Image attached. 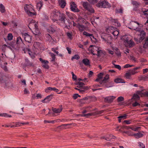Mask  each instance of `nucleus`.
I'll list each match as a JSON object with an SVG mask.
<instances>
[{"mask_svg":"<svg viewBox=\"0 0 148 148\" xmlns=\"http://www.w3.org/2000/svg\"><path fill=\"white\" fill-rule=\"evenodd\" d=\"M93 113H88L86 114H83L82 115V116L83 117H88L92 115L93 114Z\"/></svg>","mask_w":148,"mask_h":148,"instance_id":"obj_44","label":"nucleus"},{"mask_svg":"<svg viewBox=\"0 0 148 148\" xmlns=\"http://www.w3.org/2000/svg\"><path fill=\"white\" fill-rule=\"evenodd\" d=\"M116 29L115 27L111 26L109 27L107 29V30L108 33H112L113 31Z\"/></svg>","mask_w":148,"mask_h":148,"instance_id":"obj_28","label":"nucleus"},{"mask_svg":"<svg viewBox=\"0 0 148 148\" xmlns=\"http://www.w3.org/2000/svg\"><path fill=\"white\" fill-rule=\"evenodd\" d=\"M112 64L114 66V67L118 69L119 70H120L121 69V67L119 65L115 64L113 62H112Z\"/></svg>","mask_w":148,"mask_h":148,"instance_id":"obj_50","label":"nucleus"},{"mask_svg":"<svg viewBox=\"0 0 148 148\" xmlns=\"http://www.w3.org/2000/svg\"><path fill=\"white\" fill-rule=\"evenodd\" d=\"M124 45L126 47L131 48L133 47L135 45L134 42L131 39Z\"/></svg>","mask_w":148,"mask_h":148,"instance_id":"obj_15","label":"nucleus"},{"mask_svg":"<svg viewBox=\"0 0 148 148\" xmlns=\"http://www.w3.org/2000/svg\"><path fill=\"white\" fill-rule=\"evenodd\" d=\"M140 128V127H130V128L132 130H133V131H136Z\"/></svg>","mask_w":148,"mask_h":148,"instance_id":"obj_59","label":"nucleus"},{"mask_svg":"<svg viewBox=\"0 0 148 148\" xmlns=\"http://www.w3.org/2000/svg\"><path fill=\"white\" fill-rule=\"evenodd\" d=\"M139 25L140 24L137 22H131L130 23L128 27L132 30H134L138 32H140V29L138 28Z\"/></svg>","mask_w":148,"mask_h":148,"instance_id":"obj_4","label":"nucleus"},{"mask_svg":"<svg viewBox=\"0 0 148 148\" xmlns=\"http://www.w3.org/2000/svg\"><path fill=\"white\" fill-rule=\"evenodd\" d=\"M66 35L69 39H72V33L67 32L66 33Z\"/></svg>","mask_w":148,"mask_h":148,"instance_id":"obj_56","label":"nucleus"},{"mask_svg":"<svg viewBox=\"0 0 148 148\" xmlns=\"http://www.w3.org/2000/svg\"><path fill=\"white\" fill-rule=\"evenodd\" d=\"M11 83L9 79L5 76L0 75V84L4 87L10 86Z\"/></svg>","mask_w":148,"mask_h":148,"instance_id":"obj_1","label":"nucleus"},{"mask_svg":"<svg viewBox=\"0 0 148 148\" xmlns=\"http://www.w3.org/2000/svg\"><path fill=\"white\" fill-rule=\"evenodd\" d=\"M77 84L78 86L77 87L80 88H83V87L84 85V83L80 82H78Z\"/></svg>","mask_w":148,"mask_h":148,"instance_id":"obj_36","label":"nucleus"},{"mask_svg":"<svg viewBox=\"0 0 148 148\" xmlns=\"http://www.w3.org/2000/svg\"><path fill=\"white\" fill-rule=\"evenodd\" d=\"M132 3L133 5L136 7H138L140 5V3L135 1H132Z\"/></svg>","mask_w":148,"mask_h":148,"instance_id":"obj_37","label":"nucleus"},{"mask_svg":"<svg viewBox=\"0 0 148 148\" xmlns=\"http://www.w3.org/2000/svg\"><path fill=\"white\" fill-rule=\"evenodd\" d=\"M81 88V89L79 90V91L80 93L83 94L85 92L84 90H87L88 88L87 86H85L83 88Z\"/></svg>","mask_w":148,"mask_h":148,"instance_id":"obj_33","label":"nucleus"},{"mask_svg":"<svg viewBox=\"0 0 148 148\" xmlns=\"http://www.w3.org/2000/svg\"><path fill=\"white\" fill-rule=\"evenodd\" d=\"M0 116H4L6 117H11L12 116L10 115H9L6 113H0Z\"/></svg>","mask_w":148,"mask_h":148,"instance_id":"obj_34","label":"nucleus"},{"mask_svg":"<svg viewBox=\"0 0 148 148\" xmlns=\"http://www.w3.org/2000/svg\"><path fill=\"white\" fill-rule=\"evenodd\" d=\"M119 31L118 30L115 29L112 32V34L115 37L117 36L119 34Z\"/></svg>","mask_w":148,"mask_h":148,"instance_id":"obj_38","label":"nucleus"},{"mask_svg":"<svg viewBox=\"0 0 148 148\" xmlns=\"http://www.w3.org/2000/svg\"><path fill=\"white\" fill-rule=\"evenodd\" d=\"M97 47H93L92 49L90 50V51L91 52V53H92L93 55H96V54L94 53V52L95 51H97Z\"/></svg>","mask_w":148,"mask_h":148,"instance_id":"obj_35","label":"nucleus"},{"mask_svg":"<svg viewBox=\"0 0 148 148\" xmlns=\"http://www.w3.org/2000/svg\"><path fill=\"white\" fill-rule=\"evenodd\" d=\"M53 13L54 14V17L56 18L58 17L59 20L63 21L64 23L66 24L65 23V15L64 14L61 13L58 10L54 11Z\"/></svg>","mask_w":148,"mask_h":148,"instance_id":"obj_3","label":"nucleus"},{"mask_svg":"<svg viewBox=\"0 0 148 148\" xmlns=\"http://www.w3.org/2000/svg\"><path fill=\"white\" fill-rule=\"evenodd\" d=\"M53 96L52 94L48 95L44 100H42V102L43 103L49 102Z\"/></svg>","mask_w":148,"mask_h":148,"instance_id":"obj_14","label":"nucleus"},{"mask_svg":"<svg viewBox=\"0 0 148 148\" xmlns=\"http://www.w3.org/2000/svg\"><path fill=\"white\" fill-rule=\"evenodd\" d=\"M24 9L25 12L29 16H32L36 15V13L32 5L25 4L24 5Z\"/></svg>","mask_w":148,"mask_h":148,"instance_id":"obj_2","label":"nucleus"},{"mask_svg":"<svg viewBox=\"0 0 148 148\" xmlns=\"http://www.w3.org/2000/svg\"><path fill=\"white\" fill-rule=\"evenodd\" d=\"M51 55V57L52 58V61H54L55 59V56L53 53L50 52L49 53Z\"/></svg>","mask_w":148,"mask_h":148,"instance_id":"obj_46","label":"nucleus"},{"mask_svg":"<svg viewBox=\"0 0 148 148\" xmlns=\"http://www.w3.org/2000/svg\"><path fill=\"white\" fill-rule=\"evenodd\" d=\"M77 27L79 28V30L81 32L84 30L86 28L85 27L84 25L79 24H77Z\"/></svg>","mask_w":148,"mask_h":148,"instance_id":"obj_21","label":"nucleus"},{"mask_svg":"<svg viewBox=\"0 0 148 148\" xmlns=\"http://www.w3.org/2000/svg\"><path fill=\"white\" fill-rule=\"evenodd\" d=\"M52 109L53 112L56 113H60L62 110V108H52Z\"/></svg>","mask_w":148,"mask_h":148,"instance_id":"obj_22","label":"nucleus"},{"mask_svg":"<svg viewBox=\"0 0 148 148\" xmlns=\"http://www.w3.org/2000/svg\"><path fill=\"white\" fill-rule=\"evenodd\" d=\"M115 138V137L113 136L112 135H110V138H108V137H107L105 139V140H110V139H111L112 138Z\"/></svg>","mask_w":148,"mask_h":148,"instance_id":"obj_53","label":"nucleus"},{"mask_svg":"<svg viewBox=\"0 0 148 148\" xmlns=\"http://www.w3.org/2000/svg\"><path fill=\"white\" fill-rule=\"evenodd\" d=\"M141 10L144 15L148 16V9L141 8Z\"/></svg>","mask_w":148,"mask_h":148,"instance_id":"obj_31","label":"nucleus"},{"mask_svg":"<svg viewBox=\"0 0 148 148\" xmlns=\"http://www.w3.org/2000/svg\"><path fill=\"white\" fill-rule=\"evenodd\" d=\"M127 115L126 114H124L123 115H121L119 116L118 118H121L122 119H125L126 118Z\"/></svg>","mask_w":148,"mask_h":148,"instance_id":"obj_52","label":"nucleus"},{"mask_svg":"<svg viewBox=\"0 0 148 148\" xmlns=\"http://www.w3.org/2000/svg\"><path fill=\"white\" fill-rule=\"evenodd\" d=\"M103 73H99L98 75V77L101 80L103 77Z\"/></svg>","mask_w":148,"mask_h":148,"instance_id":"obj_57","label":"nucleus"},{"mask_svg":"<svg viewBox=\"0 0 148 148\" xmlns=\"http://www.w3.org/2000/svg\"><path fill=\"white\" fill-rule=\"evenodd\" d=\"M47 38L49 41H51L52 39L51 37L49 34H47Z\"/></svg>","mask_w":148,"mask_h":148,"instance_id":"obj_60","label":"nucleus"},{"mask_svg":"<svg viewBox=\"0 0 148 148\" xmlns=\"http://www.w3.org/2000/svg\"><path fill=\"white\" fill-rule=\"evenodd\" d=\"M88 1L90 3L94 4L97 3L98 0H88Z\"/></svg>","mask_w":148,"mask_h":148,"instance_id":"obj_51","label":"nucleus"},{"mask_svg":"<svg viewBox=\"0 0 148 148\" xmlns=\"http://www.w3.org/2000/svg\"><path fill=\"white\" fill-rule=\"evenodd\" d=\"M143 134L140 132H138L137 133L134 134V136L136 138H138L142 137Z\"/></svg>","mask_w":148,"mask_h":148,"instance_id":"obj_23","label":"nucleus"},{"mask_svg":"<svg viewBox=\"0 0 148 148\" xmlns=\"http://www.w3.org/2000/svg\"><path fill=\"white\" fill-rule=\"evenodd\" d=\"M114 82L117 83H125L124 80L121 78H117L114 80Z\"/></svg>","mask_w":148,"mask_h":148,"instance_id":"obj_29","label":"nucleus"},{"mask_svg":"<svg viewBox=\"0 0 148 148\" xmlns=\"http://www.w3.org/2000/svg\"><path fill=\"white\" fill-rule=\"evenodd\" d=\"M141 68V67L140 66H137L134 69H131L129 71L131 75H134L138 72V71H137V70Z\"/></svg>","mask_w":148,"mask_h":148,"instance_id":"obj_12","label":"nucleus"},{"mask_svg":"<svg viewBox=\"0 0 148 148\" xmlns=\"http://www.w3.org/2000/svg\"><path fill=\"white\" fill-rule=\"evenodd\" d=\"M133 97L134 99H138L139 98V97L137 94L134 95Z\"/></svg>","mask_w":148,"mask_h":148,"instance_id":"obj_63","label":"nucleus"},{"mask_svg":"<svg viewBox=\"0 0 148 148\" xmlns=\"http://www.w3.org/2000/svg\"><path fill=\"white\" fill-rule=\"evenodd\" d=\"M39 60L43 64L42 65V67L46 69H48L49 68V66L47 64L48 63V61L47 60H43L41 58H40Z\"/></svg>","mask_w":148,"mask_h":148,"instance_id":"obj_13","label":"nucleus"},{"mask_svg":"<svg viewBox=\"0 0 148 148\" xmlns=\"http://www.w3.org/2000/svg\"><path fill=\"white\" fill-rule=\"evenodd\" d=\"M13 38L12 34L11 33L8 34L7 36L8 39L9 40H12Z\"/></svg>","mask_w":148,"mask_h":148,"instance_id":"obj_40","label":"nucleus"},{"mask_svg":"<svg viewBox=\"0 0 148 148\" xmlns=\"http://www.w3.org/2000/svg\"><path fill=\"white\" fill-rule=\"evenodd\" d=\"M124 122L125 123L127 124H131V120H125L124 121Z\"/></svg>","mask_w":148,"mask_h":148,"instance_id":"obj_64","label":"nucleus"},{"mask_svg":"<svg viewBox=\"0 0 148 148\" xmlns=\"http://www.w3.org/2000/svg\"><path fill=\"white\" fill-rule=\"evenodd\" d=\"M109 78V76L108 75H106L104 77L103 80L99 82V83L100 84L102 85V86H104V84L106 83L107 82V80Z\"/></svg>","mask_w":148,"mask_h":148,"instance_id":"obj_16","label":"nucleus"},{"mask_svg":"<svg viewBox=\"0 0 148 148\" xmlns=\"http://www.w3.org/2000/svg\"><path fill=\"white\" fill-rule=\"evenodd\" d=\"M123 40L124 44L127 43L131 39L129 38L128 36H123Z\"/></svg>","mask_w":148,"mask_h":148,"instance_id":"obj_26","label":"nucleus"},{"mask_svg":"<svg viewBox=\"0 0 148 148\" xmlns=\"http://www.w3.org/2000/svg\"><path fill=\"white\" fill-rule=\"evenodd\" d=\"M97 6L100 8H108L111 7L110 4L105 0L100 1L97 4Z\"/></svg>","mask_w":148,"mask_h":148,"instance_id":"obj_5","label":"nucleus"},{"mask_svg":"<svg viewBox=\"0 0 148 148\" xmlns=\"http://www.w3.org/2000/svg\"><path fill=\"white\" fill-rule=\"evenodd\" d=\"M21 42H23V41L21 37L20 36L18 37L16 39V43L18 44Z\"/></svg>","mask_w":148,"mask_h":148,"instance_id":"obj_41","label":"nucleus"},{"mask_svg":"<svg viewBox=\"0 0 148 148\" xmlns=\"http://www.w3.org/2000/svg\"><path fill=\"white\" fill-rule=\"evenodd\" d=\"M138 144L139 148H145V145L142 143L139 142L138 143Z\"/></svg>","mask_w":148,"mask_h":148,"instance_id":"obj_47","label":"nucleus"},{"mask_svg":"<svg viewBox=\"0 0 148 148\" xmlns=\"http://www.w3.org/2000/svg\"><path fill=\"white\" fill-rule=\"evenodd\" d=\"M124 98L122 96L119 97L117 98V101L118 102H121L124 100Z\"/></svg>","mask_w":148,"mask_h":148,"instance_id":"obj_55","label":"nucleus"},{"mask_svg":"<svg viewBox=\"0 0 148 148\" xmlns=\"http://www.w3.org/2000/svg\"><path fill=\"white\" fill-rule=\"evenodd\" d=\"M91 98H93L95 100H96L97 99L95 97H85L82 99H79L77 100V101L79 103L81 104H83L87 103V101L88 100H90Z\"/></svg>","mask_w":148,"mask_h":148,"instance_id":"obj_6","label":"nucleus"},{"mask_svg":"<svg viewBox=\"0 0 148 148\" xmlns=\"http://www.w3.org/2000/svg\"><path fill=\"white\" fill-rule=\"evenodd\" d=\"M71 9L74 12H78L79 10L78 9L76 4L74 2H72L70 3Z\"/></svg>","mask_w":148,"mask_h":148,"instance_id":"obj_8","label":"nucleus"},{"mask_svg":"<svg viewBox=\"0 0 148 148\" xmlns=\"http://www.w3.org/2000/svg\"><path fill=\"white\" fill-rule=\"evenodd\" d=\"M115 53L116 55L118 56H121V53L119 50L117 48H116L115 49Z\"/></svg>","mask_w":148,"mask_h":148,"instance_id":"obj_32","label":"nucleus"},{"mask_svg":"<svg viewBox=\"0 0 148 148\" xmlns=\"http://www.w3.org/2000/svg\"><path fill=\"white\" fill-rule=\"evenodd\" d=\"M80 58V57L78 55H75L71 58V60H73L74 59L78 60Z\"/></svg>","mask_w":148,"mask_h":148,"instance_id":"obj_45","label":"nucleus"},{"mask_svg":"<svg viewBox=\"0 0 148 148\" xmlns=\"http://www.w3.org/2000/svg\"><path fill=\"white\" fill-rule=\"evenodd\" d=\"M58 3L59 5L62 8H64L66 5V2L65 0H59Z\"/></svg>","mask_w":148,"mask_h":148,"instance_id":"obj_18","label":"nucleus"},{"mask_svg":"<svg viewBox=\"0 0 148 148\" xmlns=\"http://www.w3.org/2000/svg\"><path fill=\"white\" fill-rule=\"evenodd\" d=\"M116 98V97L113 96H108L104 98V100L107 103H111Z\"/></svg>","mask_w":148,"mask_h":148,"instance_id":"obj_10","label":"nucleus"},{"mask_svg":"<svg viewBox=\"0 0 148 148\" xmlns=\"http://www.w3.org/2000/svg\"><path fill=\"white\" fill-rule=\"evenodd\" d=\"M7 63L4 61V58L2 57H0V65L1 67L5 71H7L8 69L6 66Z\"/></svg>","mask_w":148,"mask_h":148,"instance_id":"obj_7","label":"nucleus"},{"mask_svg":"<svg viewBox=\"0 0 148 148\" xmlns=\"http://www.w3.org/2000/svg\"><path fill=\"white\" fill-rule=\"evenodd\" d=\"M57 120H54L52 121L45 120L44 122L45 123H54L55 122H57Z\"/></svg>","mask_w":148,"mask_h":148,"instance_id":"obj_43","label":"nucleus"},{"mask_svg":"<svg viewBox=\"0 0 148 148\" xmlns=\"http://www.w3.org/2000/svg\"><path fill=\"white\" fill-rule=\"evenodd\" d=\"M35 23H36V22L34 20H32L29 25V27L30 28V27L32 26L33 25V24H34Z\"/></svg>","mask_w":148,"mask_h":148,"instance_id":"obj_49","label":"nucleus"},{"mask_svg":"<svg viewBox=\"0 0 148 148\" xmlns=\"http://www.w3.org/2000/svg\"><path fill=\"white\" fill-rule=\"evenodd\" d=\"M53 90L55 91L56 92H57V93L58 94H60L62 92V91H61L60 92H58L59 91V90L55 88H53Z\"/></svg>","mask_w":148,"mask_h":148,"instance_id":"obj_61","label":"nucleus"},{"mask_svg":"<svg viewBox=\"0 0 148 148\" xmlns=\"http://www.w3.org/2000/svg\"><path fill=\"white\" fill-rule=\"evenodd\" d=\"M0 11L1 13H4L5 11L4 6L1 3H0Z\"/></svg>","mask_w":148,"mask_h":148,"instance_id":"obj_27","label":"nucleus"},{"mask_svg":"<svg viewBox=\"0 0 148 148\" xmlns=\"http://www.w3.org/2000/svg\"><path fill=\"white\" fill-rule=\"evenodd\" d=\"M97 54L98 57H100L101 56V54L102 53V51L101 50H100L99 48H97Z\"/></svg>","mask_w":148,"mask_h":148,"instance_id":"obj_42","label":"nucleus"},{"mask_svg":"<svg viewBox=\"0 0 148 148\" xmlns=\"http://www.w3.org/2000/svg\"><path fill=\"white\" fill-rule=\"evenodd\" d=\"M58 30V28H57V27L55 26L51 27H49L48 29V32L49 33H53L57 30Z\"/></svg>","mask_w":148,"mask_h":148,"instance_id":"obj_17","label":"nucleus"},{"mask_svg":"<svg viewBox=\"0 0 148 148\" xmlns=\"http://www.w3.org/2000/svg\"><path fill=\"white\" fill-rule=\"evenodd\" d=\"M53 88H52L51 87H49L47 88L45 90V92H49V90H53Z\"/></svg>","mask_w":148,"mask_h":148,"instance_id":"obj_58","label":"nucleus"},{"mask_svg":"<svg viewBox=\"0 0 148 148\" xmlns=\"http://www.w3.org/2000/svg\"><path fill=\"white\" fill-rule=\"evenodd\" d=\"M42 2V1H40L36 3V8L38 10H40L41 7L43 5Z\"/></svg>","mask_w":148,"mask_h":148,"instance_id":"obj_20","label":"nucleus"},{"mask_svg":"<svg viewBox=\"0 0 148 148\" xmlns=\"http://www.w3.org/2000/svg\"><path fill=\"white\" fill-rule=\"evenodd\" d=\"M22 37L24 38L25 40L29 43L31 42L32 41L31 36L27 33L22 34Z\"/></svg>","mask_w":148,"mask_h":148,"instance_id":"obj_9","label":"nucleus"},{"mask_svg":"<svg viewBox=\"0 0 148 148\" xmlns=\"http://www.w3.org/2000/svg\"><path fill=\"white\" fill-rule=\"evenodd\" d=\"M138 32L140 33V37L138 40L139 42H140L144 39L146 35V33L144 31L141 30L140 29V31Z\"/></svg>","mask_w":148,"mask_h":148,"instance_id":"obj_11","label":"nucleus"},{"mask_svg":"<svg viewBox=\"0 0 148 148\" xmlns=\"http://www.w3.org/2000/svg\"><path fill=\"white\" fill-rule=\"evenodd\" d=\"M129 71H128L125 74V76L127 79H129L132 75Z\"/></svg>","mask_w":148,"mask_h":148,"instance_id":"obj_48","label":"nucleus"},{"mask_svg":"<svg viewBox=\"0 0 148 148\" xmlns=\"http://www.w3.org/2000/svg\"><path fill=\"white\" fill-rule=\"evenodd\" d=\"M143 43V47L144 48H146L148 47V37L145 39L144 42Z\"/></svg>","mask_w":148,"mask_h":148,"instance_id":"obj_30","label":"nucleus"},{"mask_svg":"<svg viewBox=\"0 0 148 148\" xmlns=\"http://www.w3.org/2000/svg\"><path fill=\"white\" fill-rule=\"evenodd\" d=\"M82 62L86 66L90 65V62L89 60L87 58L83 59L82 60Z\"/></svg>","mask_w":148,"mask_h":148,"instance_id":"obj_24","label":"nucleus"},{"mask_svg":"<svg viewBox=\"0 0 148 148\" xmlns=\"http://www.w3.org/2000/svg\"><path fill=\"white\" fill-rule=\"evenodd\" d=\"M82 5L84 8L87 10L91 5L87 2H84L83 3Z\"/></svg>","mask_w":148,"mask_h":148,"instance_id":"obj_25","label":"nucleus"},{"mask_svg":"<svg viewBox=\"0 0 148 148\" xmlns=\"http://www.w3.org/2000/svg\"><path fill=\"white\" fill-rule=\"evenodd\" d=\"M134 65H130L129 64H127L125 65L124 66V68H127L129 67H131L132 66H134Z\"/></svg>","mask_w":148,"mask_h":148,"instance_id":"obj_54","label":"nucleus"},{"mask_svg":"<svg viewBox=\"0 0 148 148\" xmlns=\"http://www.w3.org/2000/svg\"><path fill=\"white\" fill-rule=\"evenodd\" d=\"M86 10L91 13H94L95 12L94 9L91 6H90Z\"/></svg>","mask_w":148,"mask_h":148,"instance_id":"obj_39","label":"nucleus"},{"mask_svg":"<svg viewBox=\"0 0 148 148\" xmlns=\"http://www.w3.org/2000/svg\"><path fill=\"white\" fill-rule=\"evenodd\" d=\"M111 23L112 25L117 27H119L121 25L120 24L118 21L116 19H114L112 20Z\"/></svg>","mask_w":148,"mask_h":148,"instance_id":"obj_19","label":"nucleus"},{"mask_svg":"<svg viewBox=\"0 0 148 148\" xmlns=\"http://www.w3.org/2000/svg\"><path fill=\"white\" fill-rule=\"evenodd\" d=\"M79 96V95L78 94H74L73 96V98L74 99H75L77 98Z\"/></svg>","mask_w":148,"mask_h":148,"instance_id":"obj_62","label":"nucleus"}]
</instances>
